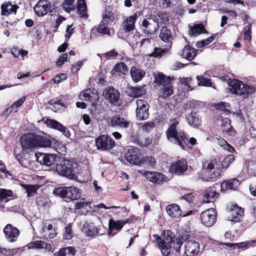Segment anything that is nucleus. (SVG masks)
<instances>
[{
    "label": "nucleus",
    "mask_w": 256,
    "mask_h": 256,
    "mask_svg": "<svg viewBox=\"0 0 256 256\" xmlns=\"http://www.w3.org/2000/svg\"><path fill=\"white\" fill-rule=\"evenodd\" d=\"M142 110H136V115L138 120H146L149 116L148 108Z\"/></svg>",
    "instance_id": "a18cd8bd"
},
{
    "label": "nucleus",
    "mask_w": 256,
    "mask_h": 256,
    "mask_svg": "<svg viewBox=\"0 0 256 256\" xmlns=\"http://www.w3.org/2000/svg\"><path fill=\"white\" fill-rule=\"evenodd\" d=\"M54 194L66 198V201L78 200L81 197L80 190L76 186H68L55 188Z\"/></svg>",
    "instance_id": "39448f33"
},
{
    "label": "nucleus",
    "mask_w": 256,
    "mask_h": 256,
    "mask_svg": "<svg viewBox=\"0 0 256 256\" xmlns=\"http://www.w3.org/2000/svg\"><path fill=\"white\" fill-rule=\"evenodd\" d=\"M202 224L206 227L212 226L216 220V212L214 208H208L200 214Z\"/></svg>",
    "instance_id": "9b49d317"
},
{
    "label": "nucleus",
    "mask_w": 256,
    "mask_h": 256,
    "mask_svg": "<svg viewBox=\"0 0 256 256\" xmlns=\"http://www.w3.org/2000/svg\"><path fill=\"white\" fill-rule=\"evenodd\" d=\"M22 186L26 190L28 197L33 196L40 188L39 186L37 184H23Z\"/></svg>",
    "instance_id": "a19ab883"
},
{
    "label": "nucleus",
    "mask_w": 256,
    "mask_h": 256,
    "mask_svg": "<svg viewBox=\"0 0 256 256\" xmlns=\"http://www.w3.org/2000/svg\"><path fill=\"white\" fill-rule=\"evenodd\" d=\"M137 108L136 110H143L142 109H148L149 108L148 104L147 102L140 99L136 100Z\"/></svg>",
    "instance_id": "6e6d98bb"
},
{
    "label": "nucleus",
    "mask_w": 256,
    "mask_h": 256,
    "mask_svg": "<svg viewBox=\"0 0 256 256\" xmlns=\"http://www.w3.org/2000/svg\"><path fill=\"white\" fill-rule=\"evenodd\" d=\"M128 72V68L124 62H118L112 70V74L118 73L119 75H126Z\"/></svg>",
    "instance_id": "72a5a7b5"
},
{
    "label": "nucleus",
    "mask_w": 256,
    "mask_h": 256,
    "mask_svg": "<svg viewBox=\"0 0 256 256\" xmlns=\"http://www.w3.org/2000/svg\"><path fill=\"white\" fill-rule=\"evenodd\" d=\"M36 204L38 207L46 208L50 206V199L46 196H40L36 198Z\"/></svg>",
    "instance_id": "ea45409f"
},
{
    "label": "nucleus",
    "mask_w": 256,
    "mask_h": 256,
    "mask_svg": "<svg viewBox=\"0 0 256 256\" xmlns=\"http://www.w3.org/2000/svg\"><path fill=\"white\" fill-rule=\"evenodd\" d=\"M230 105L228 103L220 102L216 105V108L218 110L222 111L220 114H222V116L224 114L225 116L230 114V111L227 109L230 108Z\"/></svg>",
    "instance_id": "79ce46f5"
},
{
    "label": "nucleus",
    "mask_w": 256,
    "mask_h": 256,
    "mask_svg": "<svg viewBox=\"0 0 256 256\" xmlns=\"http://www.w3.org/2000/svg\"><path fill=\"white\" fill-rule=\"evenodd\" d=\"M158 20V18L155 20L152 18L144 20L142 22V26L144 28L143 30L144 32L148 34H154L157 31L159 26Z\"/></svg>",
    "instance_id": "2eb2a0df"
},
{
    "label": "nucleus",
    "mask_w": 256,
    "mask_h": 256,
    "mask_svg": "<svg viewBox=\"0 0 256 256\" xmlns=\"http://www.w3.org/2000/svg\"><path fill=\"white\" fill-rule=\"evenodd\" d=\"M168 50V48L162 49V48H155L152 56L154 57L162 56V55L166 54Z\"/></svg>",
    "instance_id": "5fc2aeb1"
},
{
    "label": "nucleus",
    "mask_w": 256,
    "mask_h": 256,
    "mask_svg": "<svg viewBox=\"0 0 256 256\" xmlns=\"http://www.w3.org/2000/svg\"><path fill=\"white\" fill-rule=\"evenodd\" d=\"M128 222V220H110L109 222V232L108 235L110 236H114L116 234V232L113 233L114 230H116L118 232H120L122 228L124 225Z\"/></svg>",
    "instance_id": "412c9836"
},
{
    "label": "nucleus",
    "mask_w": 256,
    "mask_h": 256,
    "mask_svg": "<svg viewBox=\"0 0 256 256\" xmlns=\"http://www.w3.org/2000/svg\"><path fill=\"white\" fill-rule=\"evenodd\" d=\"M46 154L36 153L35 157L36 161L40 164H44Z\"/></svg>",
    "instance_id": "0e129e2a"
},
{
    "label": "nucleus",
    "mask_w": 256,
    "mask_h": 256,
    "mask_svg": "<svg viewBox=\"0 0 256 256\" xmlns=\"http://www.w3.org/2000/svg\"><path fill=\"white\" fill-rule=\"evenodd\" d=\"M164 234V242H160V248L162 255L164 256H168L172 248V245L174 244L175 236L170 230H164L163 231Z\"/></svg>",
    "instance_id": "423d86ee"
},
{
    "label": "nucleus",
    "mask_w": 256,
    "mask_h": 256,
    "mask_svg": "<svg viewBox=\"0 0 256 256\" xmlns=\"http://www.w3.org/2000/svg\"><path fill=\"white\" fill-rule=\"evenodd\" d=\"M78 14L80 18H87L88 15L86 14V6L84 0H78Z\"/></svg>",
    "instance_id": "4c0bfd02"
},
{
    "label": "nucleus",
    "mask_w": 256,
    "mask_h": 256,
    "mask_svg": "<svg viewBox=\"0 0 256 256\" xmlns=\"http://www.w3.org/2000/svg\"><path fill=\"white\" fill-rule=\"evenodd\" d=\"M107 26L108 24H102L101 22L96 28L97 32L102 34L110 35V31L109 28L107 27Z\"/></svg>",
    "instance_id": "49530a36"
},
{
    "label": "nucleus",
    "mask_w": 256,
    "mask_h": 256,
    "mask_svg": "<svg viewBox=\"0 0 256 256\" xmlns=\"http://www.w3.org/2000/svg\"><path fill=\"white\" fill-rule=\"evenodd\" d=\"M182 240V237L178 236V238H176L174 242V244L172 245V248H174L175 250L178 253L180 252V248L183 243Z\"/></svg>",
    "instance_id": "864d4df0"
},
{
    "label": "nucleus",
    "mask_w": 256,
    "mask_h": 256,
    "mask_svg": "<svg viewBox=\"0 0 256 256\" xmlns=\"http://www.w3.org/2000/svg\"><path fill=\"white\" fill-rule=\"evenodd\" d=\"M189 34L192 36H197L202 33H206L204 26L202 24H195L192 26H190Z\"/></svg>",
    "instance_id": "f704fd0d"
},
{
    "label": "nucleus",
    "mask_w": 256,
    "mask_h": 256,
    "mask_svg": "<svg viewBox=\"0 0 256 256\" xmlns=\"http://www.w3.org/2000/svg\"><path fill=\"white\" fill-rule=\"evenodd\" d=\"M20 143L24 150L51 147L52 144V140L46 136L34 132L24 134L20 138Z\"/></svg>",
    "instance_id": "f257e3e1"
},
{
    "label": "nucleus",
    "mask_w": 256,
    "mask_h": 256,
    "mask_svg": "<svg viewBox=\"0 0 256 256\" xmlns=\"http://www.w3.org/2000/svg\"><path fill=\"white\" fill-rule=\"evenodd\" d=\"M197 52V50L189 45H186L182 50V56L184 58L191 60L196 56Z\"/></svg>",
    "instance_id": "cd10ccee"
},
{
    "label": "nucleus",
    "mask_w": 256,
    "mask_h": 256,
    "mask_svg": "<svg viewBox=\"0 0 256 256\" xmlns=\"http://www.w3.org/2000/svg\"><path fill=\"white\" fill-rule=\"evenodd\" d=\"M240 184L239 180L236 178H232L223 182L220 185L222 191L226 190H236Z\"/></svg>",
    "instance_id": "a878e982"
},
{
    "label": "nucleus",
    "mask_w": 256,
    "mask_h": 256,
    "mask_svg": "<svg viewBox=\"0 0 256 256\" xmlns=\"http://www.w3.org/2000/svg\"><path fill=\"white\" fill-rule=\"evenodd\" d=\"M168 214L172 218H176L182 215V211L178 205L173 204L168 205L166 207Z\"/></svg>",
    "instance_id": "bb28decb"
},
{
    "label": "nucleus",
    "mask_w": 256,
    "mask_h": 256,
    "mask_svg": "<svg viewBox=\"0 0 256 256\" xmlns=\"http://www.w3.org/2000/svg\"><path fill=\"white\" fill-rule=\"evenodd\" d=\"M225 245L227 246L233 248H248L249 246V242H243L240 243H226Z\"/></svg>",
    "instance_id": "8fccbe9b"
},
{
    "label": "nucleus",
    "mask_w": 256,
    "mask_h": 256,
    "mask_svg": "<svg viewBox=\"0 0 256 256\" xmlns=\"http://www.w3.org/2000/svg\"><path fill=\"white\" fill-rule=\"evenodd\" d=\"M138 15L136 13L126 18L123 22L124 30L126 32H129L134 30L135 28V22L137 20Z\"/></svg>",
    "instance_id": "393cba45"
},
{
    "label": "nucleus",
    "mask_w": 256,
    "mask_h": 256,
    "mask_svg": "<svg viewBox=\"0 0 256 256\" xmlns=\"http://www.w3.org/2000/svg\"><path fill=\"white\" fill-rule=\"evenodd\" d=\"M210 42H211L210 41V39L208 37L206 39L198 42L196 44V46L198 48H202L208 45Z\"/></svg>",
    "instance_id": "e2e57ef3"
},
{
    "label": "nucleus",
    "mask_w": 256,
    "mask_h": 256,
    "mask_svg": "<svg viewBox=\"0 0 256 256\" xmlns=\"http://www.w3.org/2000/svg\"><path fill=\"white\" fill-rule=\"evenodd\" d=\"M17 252L15 249H7L6 248H2V253L6 256H11Z\"/></svg>",
    "instance_id": "680f3d73"
},
{
    "label": "nucleus",
    "mask_w": 256,
    "mask_h": 256,
    "mask_svg": "<svg viewBox=\"0 0 256 256\" xmlns=\"http://www.w3.org/2000/svg\"><path fill=\"white\" fill-rule=\"evenodd\" d=\"M82 64L83 61L80 60L78 61L76 64H73L71 68L72 72L74 74L76 73L79 70Z\"/></svg>",
    "instance_id": "338daca9"
},
{
    "label": "nucleus",
    "mask_w": 256,
    "mask_h": 256,
    "mask_svg": "<svg viewBox=\"0 0 256 256\" xmlns=\"http://www.w3.org/2000/svg\"><path fill=\"white\" fill-rule=\"evenodd\" d=\"M1 14L8 16L12 14H16L18 6L16 4H12L11 2H8L1 5Z\"/></svg>",
    "instance_id": "4be33fe9"
},
{
    "label": "nucleus",
    "mask_w": 256,
    "mask_h": 256,
    "mask_svg": "<svg viewBox=\"0 0 256 256\" xmlns=\"http://www.w3.org/2000/svg\"><path fill=\"white\" fill-rule=\"evenodd\" d=\"M218 194L212 188H209L204 192V198L202 202L204 203L212 202L216 198H218Z\"/></svg>",
    "instance_id": "c85d7f7f"
},
{
    "label": "nucleus",
    "mask_w": 256,
    "mask_h": 256,
    "mask_svg": "<svg viewBox=\"0 0 256 256\" xmlns=\"http://www.w3.org/2000/svg\"><path fill=\"white\" fill-rule=\"evenodd\" d=\"M56 170L58 174L70 179L74 178L76 176L72 162L67 160H62L56 164Z\"/></svg>",
    "instance_id": "6e6552de"
},
{
    "label": "nucleus",
    "mask_w": 256,
    "mask_h": 256,
    "mask_svg": "<svg viewBox=\"0 0 256 256\" xmlns=\"http://www.w3.org/2000/svg\"><path fill=\"white\" fill-rule=\"evenodd\" d=\"M130 73L132 80L136 82L140 81L146 74L144 70L135 66L131 68Z\"/></svg>",
    "instance_id": "2f4dec72"
},
{
    "label": "nucleus",
    "mask_w": 256,
    "mask_h": 256,
    "mask_svg": "<svg viewBox=\"0 0 256 256\" xmlns=\"http://www.w3.org/2000/svg\"><path fill=\"white\" fill-rule=\"evenodd\" d=\"M156 124L152 122H148L144 123L142 128V130L146 132H150L155 127Z\"/></svg>",
    "instance_id": "603ef678"
},
{
    "label": "nucleus",
    "mask_w": 256,
    "mask_h": 256,
    "mask_svg": "<svg viewBox=\"0 0 256 256\" xmlns=\"http://www.w3.org/2000/svg\"><path fill=\"white\" fill-rule=\"evenodd\" d=\"M53 9L48 0H40L34 6V10L38 16H44L47 14H52Z\"/></svg>",
    "instance_id": "f8f14e48"
},
{
    "label": "nucleus",
    "mask_w": 256,
    "mask_h": 256,
    "mask_svg": "<svg viewBox=\"0 0 256 256\" xmlns=\"http://www.w3.org/2000/svg\"><path fill=\"white\" fill-rule=\"evenodd\" d=\"M221 118V130L224 134L230 136H234L236 134V130L230 124V120L228 118H224L222 114H220Z\"/></svg>",
    "instance_id": "aec40b11"
},
{
    "label": "nucleus",
    "mask_w": 256,
    "mask_h": 256,
    "mask_svg": "<svg viewBox=\"0 0 256 256\" xmlns=\"http://www.w3.org/2000/svg\"><path fill=\"white\" fill-rule=\"evenodd\" d=\"M219 167L220 164H218V161L216 159L206 162L203 164V169L206 170L207 176L206 178L198 176V179L200 178L202 180L206 182L215 180L220 174Z\"/></svg>",
    "instance_id": "20e7f679"
},
{
    "label": "nucleus",
    "mask_w": 256,
    "mask_h": 256,
    "mask_svg": "<svg viewBox=\"0 0 256 256\" xmlns=\"http://www.w3.org/2000/svg\"><path fill=\"white\" fill-rule=\"evenodd\" d=\"M118 56V53L114 50H110L104 54V56L108 59L115 58Z\"/></svg>",
    "instance_id": "774afa93"
},
{
    "label": "nucleus",
    "mask_w": 256,
    "mask_h": 256,
    "mask_svg": "<svg viewBox=\"0 0 256 256\" xmlns=\"http://www.w3.org/2000/svg\"><path fill=\"white\" fill-rule=\"evenodd\" d=\"M68 61V54H62L56 62V64L58 67H60L65 62Z\"/></svg>",
    "instance_id": "052dcab7"
},
{
    "label": "nucleus",
    "mask_w": 256,
    "mask_h": 256,
    "mask_svg": "<svg viewBox=\"0 0 256 256\" xmlns=\"http://www.w3.org/2000/svg\"><path fill=\"white\" fill-rule=\"evenodd\" d=\"M64 236L66 240H70L72 238V232L70 224H68V226L65 228V232Z\"/></svg>",
    "instance_id": "13d9d810"
},
{
    "label": "nucleus",
    "mask_w": 256,
    "mask_h": 256,
    "mask_svg": "<svg viewBox=\"0 0 256 256\" xmlns=\"http://www.w3.org/2000/svg\"><path fill=\"white\" fill-rule=\"evenodd\" d=\"M3 231L6 240L10 242H16L20 234L18 229L11 224H6Z\"/></svg>",
    "instance_id": "4468645a"
},
{
    "label": "nucleus",
    "mask_w": 256,
    "mask_h": 256,
    "mask_svg": "<svg viewBox=\"0 0 256 256\" xmlns=\"http://www.w3.org/2000/svg\"><path fill=\"white\" fill-rule=\"evenodd\" d=\"M103 94L106 100L112 104L116 102L119 100L120 96L119 92L112 86H108L106 88Z\"/></svg>",
    "instance_id": "f3484780"
},
{
    "label": "nucleus",
    "mask_w": 256,
    "mask_h": 256,
    "mask_svg": "<svg viewBox=\"0 0 256 256\" xmlns=\"http://www.w3.org/2000/svg\"><path fill=\"white\" fill-rule=\"evenodd\" d=\"M196 78L198 81V84L202 86H210L212 84V82L210 79L204 78V76H196Z\"/></svg>",
    "instance_id": "09e8293b"
},
{
    "label": "nucleus",
    "mask_w": 256,
    "mask_h": 256,
    "mask_svg": "<svg viewBox=\"0 0 256 256\" xmlns=\"http://www.w3.org/2000/svg\"><path fill=\"white\" fill-rule=\"evenodd\" d=\"M125 158L130 164L141 165L143 164L140 150L134 147H131L125 154Z\"/></svg>",
    "instance_id": "9d476101"
},
{
    "label": "nucleus",
    "mask_w": 256,
    "mask_h": 256,
    "mask_svg": "<svg viewBox=\"0 0 256 256\" xmlns=\"http://www.w3.org/2000/svg\"><path fill=\"white\" fill-rule=\"evenodd\" d=\"M188 169L187 162L185 160H181L172 164L170 168V172L176 175H180Z\"/></svg>",
    "instance_id": "a211bd4d"
},
{
    "label": "nucleus",
    "mask_w": 256,
    "mask_h": 256,
    "mask_svg": "<svg viewBox=\"0 0 256 256\" xmlns=\"http://www.w3.org/2000/svg\"><path fill=\"white\" fill-rule=\"evenodd\" d=\"M172 80L170 76H167L162 73L154 76V82L162 86V91L165 97L170 96L173 94Z\"/></svg>",
    "instance_id": "0eeeda50"
},
{
    "label": "nucleus",
    "mask_w": 256,
    "mask_h": 256,
    "mask_svg": "<svg viewBox=\"0 0 256 256\" xmlns=\"http://www.w3.org/2000/svg\"><path fill=\"white\" fill-rule=\"evenodd\" d=\"M44 164L46 166H52L56 160V156L52 154H46L45 155Z\"/></svg>",
    "instance_id": "3c124183"
},
{
    "label": "nucleus",
    "mask_w": 256,
    "mask_h": 256,
    "mask_svg": "<svg viewBox=\"0 0 256 256\" xmlns=\"http://www.w3.org/2000/svg\"><path fill=\"white\" fill-rule=\"evenodd\" d=\"M45 124L48 126L60 132L66 138L70 137V134L69 130L58 121L52 119H47Z\"/></svg>",
    "instance_id": "6ab92c4d"
},
{
    "label": "nucleus",
    "mask_w": 256,
    "mask_h": 256,
    "mask_svg": "<svg viewBox=\"0 0 256 256\" xmlns=\"http://www.w3.org/2000/svg\"><path fill=\"white\" fill-rule=\"evenodd\" d=\"M186 119L188 124L194 127H198L201 124V118L196 112H192L188 114Z\"/></svg>",
    "instance_id": "7c9ffc66"
},
{
    "label": "nucleus",
    "mask_w": 256,
    "mask_h": 256,
    "mask_svg": "<svg viewBox=\"0 0 256 256\" xmlns=\"http://www.w3.org/2000/svg\"><path fill=\"white\" fill-rule=\"evenodd\" d=\"M50 246V244L43 240H35L27 244L28 249H42L44 248L47 249Z\"/></svg>",
    "instance_id": "c9c22d12"
},
{
    "label": "nucleus",
    "mask_w": 256,
    "mask_h": 256,
    "mask_svg": "<svg viewBox=\"0 0 256 256\" xmlns=\"http://www.w3.org/2000/svg\"><path fill=\"white\" fill-rule=\"evenodd\" d=\"M13 192L12 190L4 188L0 189V200L3 201L4 199L12 197Z\"/></svg>",
    "instance_id": "de8ad7c7"
},
{
    "label": "nucleus",
    "mask_w": 256,
    "mask_h": 256,
    "mask_svg": "<svg viewBox=\"0 0 256 256\" xmlns=\"http://www.w3.org/2000/svg\"><path fill=\"white\" fill-rule=\"evenodd\" d=\"M108 126L112 128H127L130 125V122L116 114L107 119Z\"/></svg>",
    "instance_id": "ddd939ff"
},
{
    "label": "nucleus",
    "mask_w": 256,
    "mask_h": 256,
    "mask_svg": "<svg viewBox=\"0 0 256 256\" xmlns=\"http://www.w3.org/2000/svg\"><path fill=\"white\" fill-rule=\"evenodd\" d=\"M229 90L231 93L237 94L243 98H246L256 90V87L244 84L241 81L234 79L228 83Z\"/></svg>",
    "instance_id": "7ed1b4c3"
},
{
    "label": "nucleus",
    "mask_w": 256,
    "mask_h": 256,
    "mask_svg": "<svg viewBox=\"0 0 256 256\" xmlns=\"http://www.w3.org/2000/svg\"><path fill=\"white\" fill-rule=\"evenodd\" d=\"M74 0H65L63 4V8L66 12H70L72 10L70 8V6H72Z\"/></svg>",
    "instance_id": "69168bd1"
},
{
    "label": "nucleus",
    "mask_w": 256,
    "mask_h": 256,
    "mask_svg": "<svg viewBox=\"0 0 256 256\" xmlns=\"http://www.w3.org/2000/svg\"><path fill=\"white\" fill-rule=\"evenodd\" d=\"M184 249L186 256H196L200 252V244L195 240H188L185 242Z\"/></svg>",
    "instance_id": "dca6fc26"
},
{
    "label": "nucleus",
    "mask_w": 256,
    "mask_h": 256,
    "mask_svg": "<svg viewBox=\"0 0 256 256\" xmlns=\"http://www.w3.org/2000/svg\"><path fill=\"white\" fill-rule=\"evenodd\" d=\"M178 122L174 120L173 122L166 131L168 139L174 144L178 145L182 149H185V146L189 148L192 147L196 143V140L194 138L188 139L183 131L178 132L176 126Z\"/></svg>",
    "instance_id": "f03ea898"
},
{
    "label": "nucleus",
    "mask_w": 256,
    "mask_h": 256,
    "mask_svg": "<svg viewBox=\"0 0 256 256\" xmlns=\"http://www.w3.org/2000/svg\"><path fill=\"white\" fill-rule=\"evenodd\" d=\"M114 17L113 12L111 11L106 10L104 14L102 16V24H108L114 20Z\"/></svg>",
    "instance_id": "37998d69"
},
{
    "label": "nucleus",
    "mask_w": 256,
    "mask_h": 256,
    "mask_svg": "<svg viewBox=\"0 0 256 256\" xmlns=\"http://www.w3.org/2000/svg\"><path fill=\"white\" fill-rule=\"evenodd\" d=\"M244 210L237 206H234L230 210L231 220L234 222H239L242 217Z\"/></svg>",
    "instance_id": "c756f323"
},
{
    "label": "nucleus",
    "mask_w": 256,
    "mask_h": 256,
    "mask_svg": "<svg viewBox=\"0 0 256 256\" xmlns=\"http://www.w3.org/2000/svg\"><path fill=\"white\" fill-rule=\"evenodd\" d=\"M152 142V139L149 138H145L144 139L138 140L137 141V144L141 146H147Z\"/></svg>",
    "instance_id": "bf43d9fd"
},
{
    "label": "nucleus",
    "mask_w": 256,
    "mask_h": 256,
    "mask_svg": "<svg viewBox=\"0 0 256 256\" xmlns=\"http://www.w3.org/2000/svg\"><path fill=\"white\" fill-rule=\"evenodd\" d=\"M170 0H154V4L160 9H165L170 6Z\"/></svg>",
    "instance_id": "c03bdc74"
},
{
    "label": "nucleus",
    "mask_w": 256,
    "mask_h": 256,
    "mask_svg": "<svg viewBox=\"0 0 256 256\" xmlns=\"http://www.w3.org/2000/svg\"><path fill=\"white\" fill-rule=\"evenodd\" d=\"M98 150H108L112 149L116 145L114 140L108 135H100L95 140Z\"/></svg>",
    "instance_id": "1a4fd4ad"
},
{
    "label": "nucleus",
    "mask_w": 256,
    "mask_h": 256,
    "mask_svg": "<svg viewBox=\"0 0 256 256\" xmlns=\"http://www.w3.org/2000/svg\"><path fill=\"white\" fill-rule=\"evenodd\" d=\"M145 86H130L127 88L126 92L128 95L132 98H138L146 93Z\"/></svg>",
    "instance_id": "5701e85b"
},
{
    "label": "nucleus",
    "mask_w": 256,
    "mask_h": 256,
    "mask_svg": "<svg viewBox=\"0 0 256 256\" xmlns=\"http://www.w3.org/2000/svg\"><path fill=\"white\" fill-rule=\"evenodd\" d=\"M159 36L165 42H170L172 39L170 30L166 26L162 28Z\"/></svg>",
    "instance_id": "e433bc0d"
},
{
    "label": "nucleus",
    "mask_w": 256,
    "mask_h": 256,
    "mask_svg": "<svg viewBox=\"0 0 256 256\" xmlns=\"http://www.w3.org/2000/svg\"><path fill=\"white\" fill-rule=\"evenodd\" d=\"M100 229L94 226L92 223L85 222L83 224L82 231L88 236H93L100 234Z\"/></svg>",
    "instance_id": "b1692460"
},
{
    "label": "nucleus",
    "mask_w": 256,
    "mask_h": 256,
    "mask_svg": "<svg viewBox=\"0 0 256 256\" xmlns=\"http://www.w3.org/2000/svg\"><path fill=\"white\" fill-rule=\"evenodd\" d=\"M42 230L44 237L47 238H52L56 234V230L52 224H49L46 226H44Z\"/></svg>",
    "instance_id": "58836bf2"
},
{
    "label": "nucleus",
    "mask_w": 256,
    "mask_h": 256,
    "mask_svg": "<svg viewBox=\"0 0 256 256\" xmlns=\"http://www.w3.org/2000/svg\"><path fill=\"white\" fill-rule=\"evenodd\" d=\"M192 79L191 78H183L180 80V82L182 84H184L186 86H187V90H193V88H192Z\"/></svg>",
    "instance_id": "4d7b16f0"
},
{
    "label": "nucleus",
    "mask_w": 256,
    "mask_h": 256,
    "mask_svg": "<svg viewBox=\"0 0 256 256\" xmlns=\"http://www.w3.org/2000/svg\"><path fill=\"white\" fill-rule=\"evenodd\" d=\"M146 178L153 183L160 184L162 182V175L160 173L146 172L144 173Z\"/></svg>",
    "instance_id": "473e14b6"
}]
</instances>
